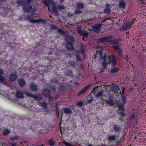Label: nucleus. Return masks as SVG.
I'll list each match as a JSON object with an SVG mask.
<instances>
[{
  "instance_id": "f257e3e1",
  "label": "nucleus",
  "mask_w": 146,
  "mask_h": 146,
  "mask_svg": "<svg viewBox=\"0 0 146 146\" xmlns=\"http://www.w3.org/2000/svg\"><path fill=\"white\" fill-rule=\"evenodd\" d=\"M103 52L101 50L99 54H96L95 55V58H96L97 55L99 54L100 56V59L103 62V66L102 67V69H106V66L107 64H110L111 62V59L110 56H108L107 53H105L104 56H102Z\"/></svg>"
},
{
  "instance_id": "f03ea898",
  "label": "nucleus",
  "mask_w": 146,
  "mask_h": 146,
  "mask_svg": "<svg viewBox=\"0 0 146 146\" xmlns=\"http://www.w3.org/2000/svg\"><path fill=\"white\" fill-rule=\"evenodd\" d=\"M25 2L21 1H18V4L20 5H23V10L25 12H28L31 10L32 7L29 5V3L31 2L32 0H26Z\"/></svg>"
},
{
  "instance_id": "7ed1b4c3",
  "label": "nucleus",
  "mask_w": 146,
  "mask_h": 146,
  "mask_svg": "<svg viewBox=\"0 0 146 146\" xmlns=\"http://www.w3.org/2000/svg\"><path fill=\"white\" fill-rule=\"evenodd\" d=\"M65 38L67 41V44L66 46L68 50L73 49L74 46L72 44V42L74 41L73 38L70 36H67Z\"/></svg>"
},
{
  "instance_id": "20e7f679",
  "label": "nucleus",
  "mask_w": 146,
  "mask_h": 146,
  "mask_svg": "<svg viewBox=\"0 0 146 146\" xmlns=\"http://www.w3.org/2000/svg\"><path fill=\"white\" fill-rule=\"evenodd\" d=\"M44 3L46 5L48 8V10L49 11H50V7H51V9L52 11H53V9L55 7V3L52 1V0H46V1L48 4V5H47L45 3L44 1V0H42Z\"/></svg>"
},
{
  "instance_id": "39448f33",
  "label": "nucleus",
  "mask_w": 146,
  "mask_h": 146,
  "mask_svg": "<svg viewBox=\"0 0 146 146\" xmlns=\"http://www.w3.org/2000/svg\"><path fill=\"white\" fill-rule=\"evenodd\" d=\"M27 20L31 23H37L42 22V19H35L33 15L30 16H28L26 17Z\"/></svg>"
},
{
  "instance_id": "423d86ee",
  "label": "nucleus",
  "mask_w": 146,
  "mask_h": 146,
  "mask_svg": "<svg viewBox=\"0 0 146 146\" xmlns=\"http://www.w3.org/2000/svg\"><path fill=\"white\" fill-rule=\"evenodd\" d=\"M112 37L111 36H109L107 37H105L100 38L97 40L98 42H110L112 40H111Z\"/></svg>"
},
{
  "instance_id": "0eeeda50",
  "label": "nucleus",
  "mask_w": 146,
  "mask_h": 146,
  "mask_svg": "<svg viewBox=\"0 0 146 146\" xmlns=\"http://www.w3.org/2000/svg\"><path fill=\"white\" fill-rule=\"evenodd\" d=\"M17 76L15 73H13L10 75L9 80L11 81H13L16 80L17 78Z\"/></svg>"
},
{
  "instance_id": "6e6552de",
  "label": "nucleus",
  "mask_w": 146,
  "mask_h": 146,
  "mask_svg": "<svg viewBox=\"0 0 146 146\" xmlns=\"http://www.w3.org/2000/svg\"><path fill=\"white\" fill-rule=\"evenodd\" d=\"M112 98H113L111 96H109V100L106 101V103L109 105H114V100Z\"/></svg>"
},
{
  "instance_id": "1a4fd4ad",
  "label": "nucleus",
  "mask_w": 146,
  "mask_h": 146,
  "mask_svg": "<svg viewBox=\"0 0 146 146\" xmlns=\"http://www.w3.org/2000/svg\"><path fill=\"white\" fill-rule=\"evenodd\" d=\"M103 92H100L97 94L96 96V97L99 98L101 96V100L102 101H105L106 99L104 98H103V97H104L106 98H107L105 96H104V94H103Z\"/></svg>"
},
{
  "instance_id": "9d476101",
  "label": "nucleus",
  "mask_w": 146,
  "mask_h": 146,
  "mask_svg": "<svg viewBox=\"0 0 146 146\" xmlns=\"http://www.w3.org/2000/svg\"><path fill=\"white\" fill-rule=\"evenodd\" d=\"M110 90L115 92H116L117 91L119 90L118 86L116 85H113L112 86H111Z\"/></svg>"
},
{
  "instance_id": "9b49d317",
  "label": "nucleus",
  "mask_w": 146,
  "mask_h": 146,
  "mask_svg": "<svg viewBox=\"0 0 146 146\" xmlns=\"http://www.w3.org/2000/svg\"><path fill=\"white\" fill-rule=\"evenodd\" d=\"M101 25L99 24L94 26L93 28V30L95 32H98L100 31Z\"/></svg>"
},
{
  "instance_id": "f8f14e48",
  "label": "nucleus",
  "mask_w": 146,
  "mask_h": 146,
  "mask_svg": "<svg viewBox=\"0 0 146 146\" xmlns=\"http://www.w3.org/2000/svg\"><path fill=\"white\" fill-rule=\"evenodd\" d=\"M29 97H31L33 98L34 99L38 101H40L42 99V96H35L32 94L29 95L27 94Z\"/></svg>"
},
{
  "instance_id": "ddd939ff",
  "label": "nucleus",
  "mask_w": 146,
  "mask_h": 146,
  "mask_svg": "<svg viewBox=\"0 0 146 146\" xmlns=\"http://www.w3.org/2000/svg\"><path fill=\"white\" fill-rule=\"evenodd\" d=\"M24 94L21 93L19 91L17 92L16 94V96L17 98L19 99H22L23 98Z\"/></svg>"
},
{
  "instance_id": "4468645a",
  "label": "nucleus",
  "mask_w": 146,
  "mask_h": 146,
  "mask_svg": "<svg viewBox=\"0 0 146 146\" xmlns=\"http://www.w3.org/2000/svg\"><path fill=\"white\" fill-rule=\"evenodd\" d=\"M18 83L21 86H24L25 84L26 83L24 80L22 79H19L18 80Z\"/></svg>"
},
{
  "instance_id": "2eb2a0df",
  "label": "nucleus",
  "mask_w": 146,
  "mask_h": 146,
  "mask_svg": "<svg viewBox=\"0 0 146 146\" xmlns=\"http://www.w3.org/2000/svg\"><path fill=\"white\" fill-rule=\"evenodd\" d=\"M115 50H117L118 52V53L119 55H121L122 52L121 48H119L118 46L117 45H114L113 46Z\"/></svg>"
},
{
  "instance_id": "dca6fc26",
  "label": "nucleus",
  "mask_w": 146,
  "mask_h": 146,
  "mask_svg": "<svg viewBox=\"0 0 146 146\" xmlns=\"http://www.w3.org/2000/svg\"><path fill=\"white\" fill-rule=\"evenodd\" d=\"M50 90H44L42 92V94L45 96H48L50 95Z\"/></svg>"
},
{
  "instance_id": "f3484780",
  "label": "nucleus",
  "mask_w": 146,
  "mask_h": 146,
  "mask_svg": "<svg viewBox=\"0 0 146 146\" xmlns=\"http://www.w3.org/2000/svg\"><path fill=\"white\" fill-rule=\"evenodd\" d=\"M31 90L35 91H37L38 88L36 85L32 83L31 84L30 86Z\"/></svg>"
},
{
  "instance_id": "a211bd4d",
  "label": "nucleus",
  "mask_w": 146,
  "mask_h": 146,
  "mask_svg": "<svg viewBox=\"0 0 146 146\" xmlns=\"http://www.w3.org/2000/svg\"><path fill=\"white\" fill-rule=\"evenodd\" d=\"M84 7V5L81 2H79L77 4L76 7L78 9H81L83 8Z\"/></svg>"
},
{
  "instance_id": "6ab92c4d",
  "label": "nucleus",
  "mask_w": 146,
  "mask_h": 146,
  "mask_svg": "<svg viewBox=\"0 0 146 146\" xmlns=\"http://www.w3.org/2000/svg\"><path fill=\"white\" fill-rule=\"evenodd\" d=\"M88 87H89V86H87L84 89L80 91L79 92L78 96H79L81 94H84V93L86 92V91L87 89L88 88Z\"/></svg>"
},
{
  "instance_id": "aec40b11",
  "label": "nucleus",
  "mask_w": 146,
  "mask_h": 146,
  "mask_svg": "<svg viewBox=\"0 0 146 146\" xmlns=\"http://www.w3.org/2000/svg\"><path fill=\"white\" fill-rule=\"evenodd\" d=\"M119 111L122 113L123 116H125V113H123L124 110L123 106H119Z\"/></svg>"
},
{
  "instance_id": "412c9836",
  "label": "nucleus",
  "mask_w": 146,
  "mask_h": 146,
  "mask_svg": "<svg viewBox=\"0 0 146 146\" xmlns=\"http://www.w3.org/2000/svg\"><path fill=\"white\" fill-rule=\"evenodd\" d=\"M63 110L65 113L67 114L70 113H72V111L70 109L68 108H64L63 109Z\"/></svg>"
},
{
  "instance_id": "4be33fe9",
  "label": "nucleus",
  "mask_w": 146,
  "mask_h": 146,
  "mask_svg": "<svg viewBox=\"0 0 146 146\" xmlns=\"http://www.w3.org/2000/svg\"><path fill=\"white\" fill-rule=\"evenodd\" d=\"M112 57V64L113 66L115 65L116 62V58L112 54L111 55Z\"/></svg>"
},
{
  "instance_id": "5701e85b",
  "label": "nucleus",
  "mask_w": 146,
  "mask_h": 146,
  "mask_svg": "<svg viewBox=\"0 0 146 146\" xmlns=\"http://www.w3.org/2000/svg\"><path fill=\"white\" fill-rule=\"evenodd\" d=\"M3 74V71L2 69H0V82H3V80L5 79L3 77H2L1 75Z\"/></svg>"
},
{
  "instance_id": "b1692460",
  "label": "nucleus",
  "mask_w": 146,
  "mask_h": 146,
  "mask_svg": "<svg viewBox=\"0 0 146 146\" xmlns=\"http://www.w3.org/2000/svg\"><path fill=\"white\" fill-rule=\"evenodd\" d=\"M108 139V140L110 141H114L115 139V135H112L111 136H109Z\"/></svg>"
},
{
  "instance_id": "393cba45",
  "label": "nucleus",
  "mask_w": 146,
  "mask_h": 146,
  "mask_svg": "<svg viewBox=\"0 0 146 146\" xmlns=\"http://www.w3.org/2000/svg\"><path fill=\"white\" fill-rule=\"evenodd\" d=\"M80 53V51L78 52H77V54H76V56L77 58V61H80L81 60L80 57L79 55V54Z\"/></svg>"
},
{
  "instance_id": "a878e982",
  "label": "nucleus",
  "mask_w": 146,
  "mask_h": 146,
  "mask_svg": "<svg viewBox=\"0 0 146 146\" xmlns=\"http://www.w3.org/2000/svg\"><path fill=\"white\" fill-rule=\"evenodd\" d=\"M48 143L51 146L54 145L56 143L55 142L53 141L52 139H50L49 140Z\"/></svg>"
},
{
  "instance_id": "bb28decb",
  "label": "nucleus",
  "mask_w": 146,
  "mask_h": 146,
  "mask_svg": "<svg viewBox=\"0 0 146 146\" xmlns=\"http://www.w3.org/2000/svg\"><path fill=\"white\" fill-rule=\"evenodd\" d=\"M65 7L63 6L59 5L57 8V9L58 11H61L63 10L64 9Z\"/></svg>"
},
{
  "instance_id": "cd10ccee",
  "label": "nucleus",
  "mask_w": 146,
  "mask_h": 146,
  "mask_svg": "<svg viewBox=\"0 0 146 146\" xmlns=\"http://www.w3.org/2000/svg\"><path fill=\"white\" fill-rule=\"evenodd\" d=\"M119 70L118 68H113L111 70V72L112 73H114Z\"/></svg>"
},
{
  "instance_id": "c85d7f7f",
  "label": "nucleus",
  "mask_w": 146,
  "mask_h": 146,
  "mask_svg": "<svg viewBox=\"0 0 146 146\" xmlns=\"http://www.w3.org/2000/svg\"><path fill=\"white\" fill-rule=\"evenodd\" d=\"M10 133V131L9 130L7 129L4 131L3 132V134L5 135H8Z\"/></svg>"
},
{
  "instance_id": "c756f323",
  "label": "nucleus",
  "mask_w": 146,
  "mask_h": 146,
  "mask_svg": "<svg viewBox=\"0 0 146 146\" xmlns=\"http://www.w3.org/2000/svg\"><path fill=\"white\" fill-rule=\"evenodd\" d=\"M104 12L108 14H109L111 12V10L109 8H106L104 10Z\"/></svg>"
},
{
  "instance_id": "7c9ffc66",
  "label": "nucleus",
  "mask_w": 146,
  "mask_h": 146,
  "mask_svg": "<svg viewBox=\"0 0 146 146\" xmlns=\"http://www.w3.org/2000/svg\"><path fill=\"white\" fill-rule=\"evenodd\" d=\"M125 5V3L124 2L121 1L119 3V6L121 7H123Z\"/></svg>"
},
{
  "instance_id": "2f4dec72",
  "label": "nucleus",
  "mask_w": 146,
  "mask_h": 146,
  "mask_svg": "<svg viewBox=\"0 0 146 146\" xmlns=\"http://www.w3.org/2000/svg\"><path fill=\"white\" fill-rule=\"evenodd\" d=\"M77 32L80 35H84V32L83 31L81 30L80 29L77 30Z\"/></svg>"
},
{
  "instance_id": "473e14b6",
  "label": "nucleus",
  "mask_w": 146,
  "mask_h": 146,
  "mask_svg": "<svg viewBox=\"0 0 146 146\" xmlns=\"http://www.w3.org/2000/svg\"><path fill=\"white\" fill-rule=\"evenodd\" d=\"M114 129L115 131H118L120 130L119 128L116 126L114 127Z\"/></svg>"
},
{
  "instance_id": "72a5a7b5",
  "label": "nucleus",
  "mask_w": 146,
  "mask_h": 146,
  "mask_svg": "<svg viewBox=\"0 0 146 146\" xmlns=\"http://www.w3.org/2000/svg\"><path fill=\"white\" fill-rule=\"evenodd\" d=\"M83 104V103L82 102L79 101L77 102V105L79 106H81Z\"/></svg>"
},
{
  "instance_id": "f704fd0d",
  "label": "nucleus",
  "mask_w": 146,
  "mask_h": 146,
  "mask_svg": "<svg viewBox=\"0 0 146 146\" xmlns=\"http://www.w3.org/2000/svg\"><path fill=\"white\" fill-rule=\"evenodd\" d=\"M58 32L60 34H61L62 35H63L64 34V33L61 30H58Z\"/></svg>"
},
{
  "instance_id": "c9c22d12",
  "label": "nucleus",
  "mask_w": 146,
  "mask_h": 146,
  "mask_svg": "<svg viewBox=\"0 0 146 146\" xmlns=\"http://www.w3.org/2000/svg\"><path fill=\"white\" fill-rule=\"evenodd\" d=\"M64 143L66 146H72V145L69 143H66L65 142H64Z\"/></svg>"
},
{
  "instance_id": "e433bc0d",
  "label": "nucleus",
  "mask_w": 146,
  "mask_h": 146,
  "mask_svg": "<svg viewBox=\"0 0 146 146\" xmlns=\"http://www.w3.org/2000/svg\"><path fill=\"white\" fill-rule=\"evenodd\" d=\"M42 106L44 107H45L47 106V104L45 102V101L42 102Z\"/></svg>"
},
{
  "instance_id": "4c0bfd02",
  "label": "nucleus",
  "mask_w": 146,
  "mask_h": 146,
  "mask_svg": "<svg viewBox=\"0 0 146 146\" xmlns=\"http://www.w3.org/2000/svg\"><path fill=\"white\" fill-rule=\"evenodd\" d=\"M69 72L68 71L66 73V75L67 76H69L70 75V74H71V73L70 72V71H69Z\"/></svg>"
},
{
  "instance_id": "58836bf2",
  "label": "nucleus",
  "mask_w": 146,
  "mask_h": 146,
  "mask_svg": "<svg viewBox=\"0 0 146 146\" xmlns=\"http://www.w3.org/2000/svg\"><path fill=\"white\" fill-rule=\"evenodd\" d=\"M98 88V87H96L94 88L92 90V92L94 94L95 92V89Z\"/></svg>"
},
{
  "instance_id": "ea45409f",
  "label": "nucleus",
  "mask_w": 146,
  "mask_h": 146,
  "mask_svg": "<svg viewBox=\"0 0 146 146\" xmlns=\"http://www.w3.org/2000/svg\"><path fill=\"white\" fill-rule=\"evenodd\" d=\"M135 115L134 113H133L131 116V119H133L135 118Z\"/></svg>"
},
{
  "instance_id": "a19ab883",
  "label": "nucleus",
  "mask_w": 146,
  "mask_h": 146,
  "mask_svg": "<svg viewBox=\"0 0 146 146\" xmlns=\"http://www.w3.org/2000/svg\"><path fill=\"white\" fill-rule=\"evenodd\" d=\"M81 13V11H78V10L76 11H75V13H76V14L80 13Z\"/></svg>"
},
{
  "instance_id": "79ce46f5",
  "label": "nucleus",
  "mask_w": 146,
  "mask_h": 146,
  "mask_svg": "<svg viewBox=\"0 0 146 146\" xmlns=\"http://www.w3.org/2000/svg\"><path fill=\"white\" fill-rule=\"evenodd\" d=\"M17 139V138L16 137H15L14 139L13 138V137H12L11 138V140L12 141H14V140Z\"/></svg>"
},
{
  "instance_id": "37998d69",
  "label": "nucleus",
  "mask_w": 146,
  "mask_h": 146,
  "mask_svg": "<svg viewBox=\"0 0 146 146\" xmlns=\"http://www.w3.org/2000/svg\"><path fill=\"white\" fill-rule=\"evenodd\" d=\"M110 5L108 3L106 4V8H109Z\"/></svg>"
},
{
  "instance_id": "c03bdc74",
  "label": "nucleus",
  "mask_w": 146,
  "mask_h": 146,
  "mask_svg": "<svg viewBox=\"0 0 146 146\" xmlns=\"http://www.w3.org/2000/svg\"><path fill=\"white\" fill-rule=\"evenodd\" d=\"M74 85L76 86H78L79 85V83L76 82L74 83Z\"/></svg>"
},
{
  "instance_id": "a18cd8bd",
  "label": "nucleus",
  "mask_w": 146,
  "mask_h": 146,
  "mask_svg": "<svg viewBox=\"0 0 146 146\" xmlns=\"http://www.w3.org/2000/svg\"><path fill=\"white\" fill-rule=\"evenodd\" d=\"M44 2L45 3V4L47 5H48V4L47 3V1H46V0H44Z\"/></svg>"
},
{
  "instance_id": "49530a36",
  "label": "nucleus",
  "mask_w": 146,
  "mask_h": 146,
  "mask_svg": "<svg viewBox=\"0 0 146 146\" xmlns=\"http://www.w3.org/2000/svg\"><path fill=\"white\" fill-rule=\"evenodd\" d=\"M57 113L58 114V117L59 116V112L58 111H57Z\"/></svg>"
},
{
  "instance_id": "de8ad7c7",
  "label": "nucleus",
  "mask_w": 146,
  "mask_h": 146,
  "mask_svg": "<svg viewBox=\"0 0 146 146\" xmlns=\"http://www.w3.org/2000/svg\"><path fill=\"white\" fill-rule=\"evenodd\" d=\"M125 57L126 58V59H127V58H128V56H127V55H126L125 56Z\"/></svg>"
},
{
  "instance_id": "09e8293b",
  "label": "nucleus",
  "mask_w": 146,
  "mask_h": 146,
  "mask_svg": "<svg viewBox=\"0 0 146 146\" xmlns=\"http://www.w3.org/2000/svg\"><path fill=\"white\" fill-rule=\"evenodd\" d=\"M125 90V89L124 88H123V89H122V92H123Z\"/></svg>"
},
{
  "instance_id": "8fccbe9b",
  "label": "nucleus",
  "mask_w": 146,
  "mask_h": 146,
  "mask_svg": "<svg viewBox=\"0 0 146 146\" xmlns=\"http://www.w3.org/2000/svg\"><path fill=\"white\" fill-rule=\"evenodd\" d=\"M92 100H90V101H88V102H89V103H90V102H92Z\"/></svg>"
},
{
  "instance_id": "3c124183",
  "label": "nucleus",
  "mask_w": 146,
  "mask_h": 146,
  "mask_svg": "<svg viewBox=\"0 0 146 146\" xmlns=\"http://www.w3.org/2000/svg\"><path fill=\"white\" fill-rule=\"evenodd\" d=\"M69 15H70V16H72L73 15V14H71V15H70V14H69Z\"/></svg>"
},
{
  "instance_id": "603ef678",
  "label": "nucleus",
  "mask_w": 146,
  "mask_h": 146,
  "mask_svg": "<svg viewBox=\"0 0 146 146\" xmlns=\"http://www.w3.org/2000/svg\"><path fill=\"white\" fill-rule=\"evenodd\" d=\"M82 54L84 55V50H83V52L82 53Z\"/></svg>"
},
{
  "instance_id": "864d4df0",
  "label": "nucleus",
  "mask_w": 146,
  "mask_h": 146,
  "mask_svg": "<svg viewBox=\"0 0 146 146\" xmlns=\"http://www.w3.org/2000/svg\"><path fill=\"white\" fill-rule=\"evenodd\" d=\"M60 1L61 2H62L64 1V0H60Z\"/></svg>"
},
{
  "instance_id": "5fc2aeb1",
  "label": "nucleus",
  "mask_w": 146,
  "mask_h": 146,
  "mask_svg": "<svg viewBox=\"0 0 146 146\" xmlns=\"http://www.w3.org/2000/svg\"><path fill=\"white\" fill-rule=\"evenodd\" d=\"M49 99H50V100H51L52 99V98H51V97H50V98H49Z\"/></svg>"
},
{
  "instance_id": "6e6d98bb",
  "label": "nucleus",
  "mask_w": 146,
  "mask_h": 146,
  "mask_svg": "<svg viewBox=\"0 0 146 146\" xmlns=\"http://www.w3.org/2000/svg\"><path fill=\"white\" fill-rule=\"evenodd\" d=\"M131 22H132H132H133H133H134V21H133V20H132V21H131Z\"/></svg>"
},
{
  "instance_id": "4d7b16f0",
  "label": "nucleus",
  "mask_w": 146,
  "mask_h": 146,
  "mask_svg": "<svg viewBox=\"0 0 146 146\" xmlns=\"http://www.w3.org/2000/svg\"><path fill=\"white\" fill-rule=\"evenodd\" d=\"M88 146H92V145H89Z\"/></svg>"
},
{
  "instance_id": "13d9d810",
  "label": "nucleus",
  "mask_w": 146,
  "mask_h": 146,
  "mask_svg": "<svg viewBox=\"0 0 146 146\" xmlns=\"http://www.w3.org/2000/svg\"><path fill=\"white\" fill-rule=\"evenodd\" d=\"M0 1H3V0H0Z\"/></svg>"
}]
</instances>
